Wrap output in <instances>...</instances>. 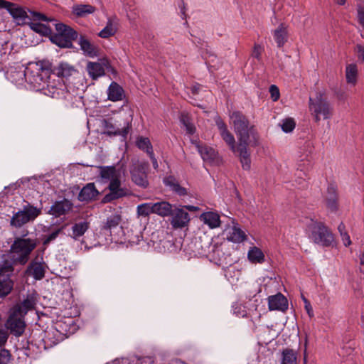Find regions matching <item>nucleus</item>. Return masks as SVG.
<instances>
[{
    "instance_id": "obj_1",
    "label": "nucleus",
    "mask_w": 364,
    "mask_h": 364,
    "mask_svg": "<svg viewBox=\"0 0 364 364\" xmlns=\"http://www.w3.org/2000/svg\"><path fill=\"white\" fill-rule=\"evenodd\" d=\"M230 119L238 139L237 150L242 167L244 170H250L251 158L247 146L251 143L250 134L253 135L252 127H249L248 119L240 112H233L230 114Z\"/></svg>"
},
{
    "instance_id": "obj_2",
    "label": "nucleus",
    "mask_w": 364,
    "mask_h": 364,
    "mask_svg": "<svg viewBox=\"0 0 364 364\" xmlns=\"http://www.w3.org/2000/svg\"><path fill=\"white\" fill-rule=\"evenodd\" d=\"M37 246L35 238L17 237L11 246V252L14 254V259L20 264H25L29 255Z\"/></svg>"
},
{
    "instance_id": "obj_3",
    "label": "nucleus",
    "mask_w": 364,
    "mask_h": 364,
    "mask_svg": "<svg viewBox=\"0 0 364 364\" xmlns=\"http://www.w3.org/2000/svg\"><path fill=\"white\" fill-rule=\"evenodd\" d=\"M306 224L307 230L310 232L309 237L315 243L325 247L332 244L333 234L323 223L311 218L306 221Z\"/></svg>"
},
{
    "instance_id": "obj_4",
    "label": "nucleus",
    "mask_w": 364,
    "mask_h": 364,
    "mask_svg": "<svg viewBox=\"0 0 364 364\" xmlns=\"http://www.w3.org/2000/svg\"><path fill=\"white\" fill-rule=\"evenodd\" d=\"M0 9H6L14 18L22 23H26V19L46 22L48 21L45 15L38 12L29 11L30 15L28 16L22 8L5 0H0Z\"/></svg>"
},
{
    "instance_id": "obj_5",
    "label": "nucleus",
    "mask_w": 364,
    "mask_h": 364,
    "mask_svg": "<svg viewBox=\"0 0 364 364\" xmlns=\"http://www.w3.org/2000/svg\"><path fill=\"white\" fill-rule=\"evenodd\" d=\"M309 109L314 115L316 122H318L321 118L328 119L333 114V108L321 92L316 93L314 98H309Z\"/></svg>"
},
{
    "instance_id": "obj_6",
    "label": "nucleus",
    "mask_w": 364,
    "mask_h": 364,
    "mask_svg": "<svg viewBox=\"0 0 364 364\" xmlns=\"http://www.w3.org/2000/svg\"><path fill=\"white\" fill-rule=\"evenodd\" d=\"M41 213V209L34 207L30 204L23 206V210L14 214L10 224L11 226L20 228L24 224L34 220Z\"/></svg>"
},
{
    "instance_id": "obj_7",
    "label": "nucleus",
    "mask_w": 364,
    "mask_h": 364,
    "mask_svg": "<svg viewBox=\"0 0 364 364\" xmlns=\"http://www.w3.org/2000/svg\"><path fill=\"white\" fill-rule=\"evenodd\" d=\"M14 272L12 263L8 260L0 262V297L8 295L12 290L14 282L11 277Z\"/></svg>"
},
{
    "instance_id": "obj_8",
    "label": "nucleus",
    "mask_w": 364,
    "mask_h": 364,
    "mask_svg": "<svg viewBox=\"0 0 364 364\" xmlns=\"http://www.w3.org/2000/svg\"><path fill=\"white\" fill-rule=\"evenodd\" d=\"M44 90L46 95L50 96L53 98L63 99L65 100H71V94L67 90L65 85L59 78L51 80L50 77L44 85Z\"/></svg>"
},
{
    "instance_id": "obj_9",
    "label": "nucleus",
    "mask_w": 364,
    "mask_h": 364,
    "mask_svg": "<svg viewBox=\"0 0 364 364\" xmlns=\"http://www.w3.org/2000/svg\"><path fill=\"white\" fill-rule=\"evenodd\" d=\"M48 74V70L41 68H36V70L33 69H27L24 73L18 72L17 75L20 78L25 77L26 80L28 82L34 89L42 90L44 89V85L46 83V76Z\"/></svg>"
},
{
    "instance_id": "obj_10",
    "label": "nucleus",
    "mask_w": 364,
    "mask_h": 364,
    "mask_svg": "<svg viewBox=\"0 0 364 364\" xmlns=\"http://www.w3.org/2000/svg\"><path fill=\"white\" fill-rule=\"evenodd\" d=\"M23 316L24 315L20 313V309H12L11 314L6 322L5 326L6 328L10 331L11 334L16 337L21 336L25 331L26 323Z\"/></svg>"
},
{
    "instance_id": "obj_11",
    "label": "nucleus",
    "mask_w": 364,
    "mask_h": 364,
    "mask_svg": "<svg viewBox=\"0 0 364 364\" xmlns=\"http://www.w3.org/2000/svg\"><path fill=\"white\" fill-rule=\"evenodd\" d=\"M149 164L146 162H136L131 169V176L132 181L137 186L145 188L149 186L147 180L146 170Z\"/></svg>"
},
{
    "instance_id": "obj_12",
    "label": "nucleus",
    "mask_w": 364,
    "mask_h": 364,
    "mask_svg": "<svg viewBox=\"0 0 364 364\" xmlns=\"http://www.w3.org/2000/svg\"><path fill=\"white\" fill-rule=\"evenodd\" d=\"M112 68L109 60L107 58L100 59L97 62H88L86 65V70L89 76L94 80L105 75V70Z\"/></svg>"
},
{
    "instance_id": "obj_13",
    "label": "nucleus",
    "mask_w": 364,
    "mask_h": 364,
    "mask_svg": "<svg viewBox=\"0 0 364 364\" xmlns=\"http://www.w3.org/2000/svg\"><path fill=\"white\" fill-rule=\"evenodd\" d=\"M214 121L223 139L230 146V149L233 152H237L238 154L237 150V146H235V140L234 136L228 129L226 124L220 116H215Z\"/></svg>"
},
{
    "instance_id": "obj_14",
    "label": "nucleus",
    "mask_w": 364,
    "mask_h": 364,
    "mask_svg": "<svg viewBox=\"0 0 364 364\" xmlns=\"http://www.w3.org/2000/svg\"><path fill=\"white\" fill-rule=\"evenodd\" d=\"M109 193L105 196V201L109 202L127 195V189L122 187L120 177L117 178L109 183Z\"/></svg>"
},
{
    "instance_id": "obj_15",
    "label": "nucleus",
    "mask_w": 364,
    "mask_h": 364,
    "mask_svg": "<svg viewBox=\"0 0 364 364\" xmlns=\"http://www.w3.org/2000/svg\"><path fill=\"white\" fill-rule=\"evenodd\" d=\"M268 309L269 311H279L284 312L288 309L287 299L282 294L268 296Z\"/></svg>"
},
{
    "instance_id": "obj_16",
    "label": "nucleus",
    "mask_w": 364,
    "mask_h": 364,
    "mask_svg": "<svg viewBox=\"0 0 364 364\" xmlns=\"http://www.w3.org/2000/svg\"><path fill=\"white\" fill-rule=\"evenodd\" d=\"M65 335L56 328L51 327L45 331L43 341L46 348H51L64 339Z\"/></svg>"
},
{
    "instance_id": "obj_17",
    "label": "nucleus",
    "mask_w": 364,
    "mask_h": 364,
    "mask_svg": "<svg viewBox=\"0 0 364 364\" xmlns=\"http://www.w3.org/2000/svg\"><path fill=\"white\" fill-rule=\"evenodd\" d=\"M89 228L90 223L87 221L83 220L75 223L70 228L68 236L75 241H80L81 244H83L85 242L83 240H81V237L88 230Z\"/></svg>"
},
{
    "instance_id": "obj_18",
    "label": "nucleus",
    "mask_w": 364,
    "mask_h": 364,
    "mask_svg": "<svg viewBox=\"0 0 364 364\" xmlns=\"http://www.w3.org/2000/svg\"><path fill=\"white\" fill-rule=\"evenodd\" d=\"M171 221L172 226L175 228L185 227L189 222V215L183 208L172 209Z\"/></svg>"
},
{
    "instance_id": "obj_19",
    "label": "nucleus",
    "mask_w": 364,
    "mask_h": 364,
    "mask_svg": "<svg viewBox=\"0 0 364 364\" xmlns=\"http://www.w3.org/2000/svg\"><path fill=\"white\" fill-rule=\"evenodd\" d=\"M338 192L336 185L331 183L328 186L326 195V205L327 208L331 212H336L338 208Z\"/></svg>"
},
{
    "instance_id": "obj_20",
    "label": "nucleus",
    "mask_w": 364,
    "mask_h": 364,
    "mask_svg": "<svg viewBox=\"0 0 364 364\" xmlns=\"http://www.w3.org/2000/svg\"><path fill=\"white\" fill-rule=\"evenodd\" d=\"M73 204L68 199H63L55 202L51 206L49 213L55 217H60L65 215L72 208Z\"/></svg>"
},
{
    "instance_id": "obj_21",
    "label": "nucleus",
    "mask_w": 364,
    "mask_h": 364,
    "mask_svg": "<svg viewBox=\"0 0 364 364\" xmlns=\"http://www.w3.org/2000/svg\"><path fill=\"white\" fill-rule=\"evenodd\" d=\"M100 178L99 182L107 183L113 181L117 178L120 177V173L114 166H100Z\"/></svg>"
},
{
    "instance_id": "obj_22",
    "label": "nucleus",
    "mask_w": 364,
    "mask_h": 364,
    "mask_svg": "<svg viewBox=\"0 0 364 364\" xmlns=\"http://www.w3.org/2000/svg\"><path fill=\"white\" fill-rule=\"evenodd\" d=\"M107 94V99L112 102L121 101L125 98V92L123 87L114 81L112 82L109 85Z\"/></svg>"
},
{
    "instance_id": "obj_23",
    "label": "nucleus",
    "mask_w": 364,
    "mask_h": 364,
    "mask_svg": "<svg viewBox=\"0 0 364 364\" xmlns=\"http://www.w3.org/2000/svg\"><path fill=\"white\" fill-rule=\"evenodd\" d=\"M37 302V294L34 292L29 293L21 303L14 307L13 309H20V313L23 315L27 314L28 311L33 309Z\"/></svg>"
},
{
    "instance_id": "obj_24",
    "label": "nucleus",
    "mask_w": 364,
    "mask_h": 364,
    "mask_svg": "<svg viewBox=\"0 0 364 364\" xmlns=\"http://www.w3.org/2000/svg\"><path fill=\"white\" fill-rule=\"evenodd\" d=\"M78 44L80 49L82 50L84 55L94 58L97 56L98 50L97 46L92 43L87 38L83 36H80L78 39Z\"/></svg>"
},
{
    "instance_id": "obj_25",
    "label": "nucleus",
    "mask_w": 364,
    "mask_h": 364,
    "mask_svg": "<svg viewBox=\"0 0 364 364\" xmlns=\"http://www.w3.org/2000/svg\"><path fill=\"white\" fill-rule=\"evenodd\" d=\"M26 274L32 276L36 280H41L45 277V268L43 264L38 262H32L27 267Z\"/></svg>"
},
{
    "instance_id": "obj_26",
    "label": "nucleus",
    "mask_w": 364,
    "mask_h": 364,
    "mask_svg": "<svg viewBox=\"0 0 364 364\" xmlns=\"http://www.w3.org/2000/svg\"><path fill=\"white\" fill-rule=\"evenodd\" d=\"M99 194L94 183H90L84 186L78 195V200L80 201H90L95 199Z\"/></svg>"
},
{
    "instance_id": "obj_27",
    "label": "nucleus",
    "mask_w": 364,
    "mask_h": 364,
    "mask_svg": "<svg viewBox=\"0 0 364 364\" xmlns=\"http://www.w3.org/2000/svg\"><path fill=\"white\" fill-rule=\"evenodd\" d=\"M200 219L210 228L214 229L220 225V215L215 212H205L200 215Z\"/></svg>"
},
{
    "instance_id": "obj_28",
    "label": "nucleus",
    "mask_w": 364,
    "mask_h": 364,
    "mask_svg": "<svg viewBox=\"0 0 364 364\" xmlns=\"http://www.w3.org/2000/svg\"><path fill=\"white\" fill-rule=\"evenodd\" d=\"M102 126L105 129L103 134L107 136H122L126 137L128 134V130L127 128L122 129L116 128L109 120L104 119L102 121Z\"/></svg>"
},
{
    "instance_id": "obj_29",
    "label": "nucleus",
    "mask_w": 364,
    "mask_h": 364,
    "mask_svg": "<svg viewBox=\"0 0 364 364\" xmlns=\"http://www.w3.org/2000/svg\"><path fill=\"white\" fill-rule=\"evenodd\" d=\"M196 146L203 161L209 163L215 161L217 158V152L213 148L208 146H201L199 144H196Z\"/></svg>"
},
{
    "instance_id": "obj_30",
    "label": "nucleus",
    "mask_w": 364,
    "mask_h": 364,
    "mask_svg": "<svg viewBox=\"0 0 364 364\" xmlns=\"http://www.w3.org/2000/svg\"><path fill=\"white\" fill-rule=\"evenodd\" d=\"M172 209L173 206L168 202L154 203V213L161 217L170 216L172 214Z\"/></svg>"
},
{
    "instance_id": "obj_31",
    "label": "nucleus",
    "mask_w": 364,
    "mask_h": 364,
    "mask_svg": "<svg viewBox=\"0 0 364 364\" xmlns=\"http://www.w3.org/2000/svg\"><path fill=\"white\" fill-rule=\"evenodd\" d=\"M121 216L114 214L108 217L102 226V230L105 232L112 233V230L117 228L121 222Z\"/></svg>"
},
{
    "instance_id": "obj_32",
    "label": "nucleus",
    "mask_w": 364,
    "mask_h": 364,
    "mask_svg": "<svg viewBox=\"0 0 364 364\" xmlns=\"http://www.w3.org/2000/svg\"><path fill=\"white\" fill-rule=\"evenodd\" d=\"M274 39L278 47H282L287 41V27L281 23L277 29L273 31Z\"/></svg>"
},
{
    "instance_id": "obj_33",
    "label": "nucleus",
    "mask_w": 364,
    "mask_h": 364,
    "mask_svg": "<svg viewBox=\"0 0 364 364\" xmlns=\"http://www.w3.org/2000/svg\"><path fill=\"white\" fill-rule=\"evenodd\" d=\"M117 31V22L115 18H108L105 27L101 30L98 36L102 38H107L114 36Z\"/></svg>"
},
{
    "instance_id": "obj_34",
    "label": "nucleus",
    "mask_w": 364,
    "mask_h": 364,
    "mask_svg": "<svg viewBox=\"0 0 364 364\" xmlns=\"http://www.w3.org/2000/svg\"><path fill=\"white\" fill-rule=\"evenodd\" d=\"M55 27L57 31L55 34L62 35V36L70 38L72 41L77 38V33L68 26L60 23H55Z\"/></svg>"
},
{
    "instance_id": "obj_35",
    "label": "nucleus",
    "mask_w": 364,
    "mask_h": 364,
    "mask_svg": "<svg viewBox=\"0 0 364 364\" xmlns=\"http://www.w3.org/2000/svg\"><path fill=\"white\" fill-rule=\"evenodd\" d=\"M306 146L310 149L309 151V153L306 154L305 155L304 158L301 159L302 161L305 160L306 161L304 162L303 164H298V168H297V171H296V173L301 178H303L304 177L307 176L308 171L309 169L310 162H311L309 157L310 154L311 153L312 147H311L310 143H307Z\"/></svg>"
},
{
    "instance_id": "obj_36",
    "label": "nucleus",
    "mask_w": 364,
    "mask_h": 364,
    "mask_svg": "<svg viewBox=\"0 0 364 364\" xmlns=\"http://www.w3.org/2000/svg\"><path fill=\"white\" fill-rule=\"evenodd\" d=\"M227 239L232 242L240 243L246 240V235L240 228L233 226L228 230Z\"/></svg>"
},
{
    "instance_id": "obj_37",
    "label": "nucleus",
    "mask_w": 364,
    "mask_h": 364,
    "mask_svg": "<svg viewBox=\"0 0 364 364\" xmlns=\"http://www.w3.org/2000/svg\"><path fill=\"white\" fill-rule=\"evenodd\" d=\"M55 71L58 77H68L76 72V70L73 66L70 65L68 63L63 62L59 63V65L55 68Z\"/></svg>"
},
{
    "instance_id": "obj_38",
    "label": "nucleus",
    "mask_w": 364,
    "mask_h": 364,
    "mask_svg": "<svg viewBox=\"0 0 364 364\" xmlns=\"http://www.w3.org/2000/svg\"><path fill=\"white\" fill-rule=\"evenodd\" d=\"M247 258L252 263H263L264 262V255L257 247H250L247 252Z\"/></svg>"
},
{
    "instance_id": "obj_39",
    "label": "nucleus",
    "mask_w": 364,
    "mask_h": 364,
    "mask_svg": "<svg viewBox=\"0 0 364 364\" xmlns=\"http://www.w3.org/2000/svg\"><path fill=\"white\" fill-rule=\"evenodd\" d=\"M358 67L356 64H348L346 67V79L348 84L355 85L358 78Z\"/></svg>"
},
{
    "instance_id": "obj_40",
    "label": "nucleus",
    "mask_w": 364,
    "mask_h": 364,
    "mask_svg": "<svg viewBox=\"0 0 364 364\" xmlns=\"http://www.w3.org/2000/svg\"><path fill=\"white\" fill-rule=\"evenodd\" d=\"M95 10V7L90 4H77L73 7V13L79 17L93 14Z\"/></svg>"
},
{
    "instance_id": "obj_41",
    "label": "nucleus",
    "mask_w": 364,
    "mask_h": 364,
    "mask_svg": "<svg viewBox=\"0 0 364 364\" xmlns=\"http://www.w3.org/2000/svg\"><path fill=\"white\" fill-rule=\"evenodd\" d=\"M297 353L295 350L286 348L282 351L281 364H296Z\"/></svg>"
},
{
    "instance_id": "obj_42",
    "label": "nucleus",
    "mask_w": 364,
    "mask_h": 364,
    "mask_svg": "<svg viewBox=\"0 0 364 364\" xmlns=\"http://www.w3.org/2000/svg\"><path fill=\"white\" fill-rule=\"evenodd\" d=\"M164 183L169 186L171 190L177 193L179 196H186L187 194V191L185 188L181 186L178 183H176L172 177L167 178L164 180Z\"/></svg>"
},
{
    "instance_id": "obj_43",
    "label": "nucleus",
    "mask_w": 364,
    "mask_h": 364,
    "mask_svg": "<svg viewBox=\"0 0 364 364\" xmlns=\"http://www.w3.org/2000/svg\"><path fill=\"white\" fill-rule=\"evenodd\" d=\"M136 213L138 216L148 217L150 214L154 213V203H145L138 205Z\"/></svg>"
},
{
    "instance_id": "obj_44",
    "label": "nucleus",
    "mask_w": 364,
    "mask_h": 364,
    "mask_svg": "<svg viewBox=\"0 0 364 364\" xmlns=\"http://www.w3.org/2000/svg\"><path fill=\"white\" fill-rule=\"evenodd\" d=\"M136 144L139 149L146 151L147 154H150L154 152L151 141L147 137H138Z\"/></svg>"
},
{
    "instance_id": "obj_45",
    "label": "nucleus",
    "mask_w": 364,
    "mask_h": 364,
    "mask_svg": "<svg viewBox=\"0 0 364 364\" xmlns=\"http://www.w3.org/2000/svg\"><path fill=\"white\" fill-rule=\"evenodd\" d=\"M51 41L60 48H71L73 46V41L62 36V35H53Z\"/></svg>"
},
{
    "instance_id": "obj_46",
    "label": "nucleus",
    "mask_w": 364,
    "mask_h": 364,
    "mask_svg": "<svg viewBox=\"0 0 364 364\" xmlns=\"http://www.w3.org/2000/svg\"><path fill=\"white\" fill-rule=\"evenodd\" d=\"M180 122L183 125L188 134H193L196 132V127L191 122V119L187 113H181Z\"/></svg>"
},
{
    "instance_id": "obj_47",
    "label": "nucleus",
    "mask_w": 364,
    "mask_h": 364,
    "mask_svg": "<svg viewBox=\"0 0 364 364\" xmlns=\"http://www.w3.org/2000/svg\"><path fill=\"white\" fill-rule=\"evenodd\" d=\"M280 125L283 132L289 133L294 129L296 123L293 118H286L282 121Z\"/></svg>"
},
{
    "instance_id": "obj_48",
    "label": "nucleus",
    "mask_w": 364,
    "mask_h": 364,
    "mask_svg": "<svg viewBox=\"0 0 364 364\" xmlns=\"http://www.w3.org/2000/svg\"><path fill=\"white\" fill-rule=\"evenodd\" d=\"M31 28L36 33H42L43 35H47L50 33L51 31L50 28H48L47 26L39 22L31 23Z\"/></svg>"
},
{
    "instance_id": "obj_49",
    "label": "nucleus",
    "mask_w": 364,
    "mask_h": 364,
    "mask_svg": "<svg viewBox=\"0 0 364 364\" xmlns=\"http://www.w3.org/2000/svg\"><path fill=\"white\" fill-rule=\"evenodd\" d=\"M11 358V355L8 350L4 348L0 350V364H8Z\"/></svg>"
},
{
    "instance_id": "obj_50",
    "label": "nucleus",
    "mask_w": 364,
    "mask_h": 364,
    "mask_svg": "<svg viewBox=\"0 0 364 364\" xmlns=\"http://www.w3.org/2000/svg\"><path fill=\"white\" fill-rule=\"evenodd\" d=\"M60 231H61V229L58 228V229L55 230V231L52 232L48 235L46 236L43 240V245H48L50 242L55 240L59 235Z\"/></svg>"
},
{
    "instance_id": "obj_51",
    "label": "nucleus",
    "mask_w": 364,
    "mask_h": 364,
    "mask_svg": "<svg viewBox=\"0 0 364 364\" xmlns=\"http://www.w3.org/2000/svg\"><path fill=\"white\" fill-rule=\"evenodd\" d=\"M263 48L259 44H255L252 51V57L260 61L262 59V53L263 52Z\"/></svg>"
},
{
    "instance_id": "obj_52",
    "label": "nucleus",
    "mask_w": 364,
    "mask_h": 364,
    "mask_svg": "<svg viewBox=\"0 0 364 364\" xmlns=\"http://www.w3.org/2000/svg\"><path fill=\"white\" fill-rule=\"evenodd\" d=\"M269 92L273 101H277L279 98V90L276 85H271L269 87Z\"/></svg>"
},
{
    "instance_id": "obj_53",
    "label": "nucleus",
    "mask_w": 364,
    "mask_h": 364,
    "mask_svg": "<svg viewBox=\"0 0 364 364\" xmlns=\"http://www.w3.org/2000/svg\"><path fill=\"white\" fill-rule=\"evenodd\" d=\"M9 338L8 332L6 329L0 327V347L3 346Z\"/></svg>"
},
{
    "instance_id": "obj_54",
    "label": "nucleus",
    "mask_w": 364,
    "mask_h": 364,
    "mask_svg": "<svg viewBox=\"0 0 364 364\" xmlns=\"http://www.w3.org/2000/svg\"><path fill=\"white\" fill-rule=\"evenodd\" d=\"M358 58L364 63V47L361 45H357L355 48Z\"/></svg>"
},
{
    "instance_id": "obj_55",
    "label": "nucleus",
    "mask_w": 364,
    "mask_h": 364,
    "mask_svg": "<svg viewBox=\"0 0 364 364\" xmlns=\"http://www.w3.org/2000/svg\"><path fill=\"white\" fill-rule=\"evenodd\" d=\"M137 364H154V360L152 357H143L138 360Z\"/></svg>"
},
{
    "instance_id": "obj_56",
    "label": "nucleus",
    "mask_w": 364,
    "mask_h": 364,
    "mask_svg": "<svg viewBox=\"0 0 364 364\" xmlns=\"http://www.w3.org/2000/svg\"><path fill=\"white\" fill-rule=\"evenodd\" d=\"M343 245L346 247L349 246L351 244V240L348 232H343L341 235Z\"/></svg>"
},
{
    "instance_id": "obj_57",
    "label": "nucleus",
    "mask_w": 364,
    "mask_h": 364,
    "mask_svg": "<svg viewBox=\"0 0 364 364\" xmlns=\"http://www.w3.org/2000/svg\"><path fill=\"white\" fill-rule=\"evenodd\" d=\"M303 300L305 303V309L310 317L314 316L313 311L310 302L305 298L303 297Z\"/></svg>"
},
{
    "instance_id": "obj_58",
    "label": "nucleus",
    "mask_w": 364,
    "mask_h": 364,
    "mask_svg": "<svg viewBox=\"0 0 364 364\" xmlns=\"http://www.w3.org/2000/svg\"><path fill=\"white\" fill-rule=\"evenodd\" d=\"M358 18L360 23L364 28V10L360 9L358 11Z\"/></svg>"
},
{
    "instance_id": "obj_59",
    "label": "nucleus",
    "mask_w": 364,
    "mask_h": 364,
    "mask_svg": "<svg viewBox=\"0 0 364 364\" xmlns=\"http://www.w3.org/2000/svg\"><path fill=\"white\" fill-rule=\"evenodd\" d=\"M234 307V313L236 314L237 316L241 317H245L247 316V312L246 311L242 310V311H237V308L240 309V306H239L237 304L235 306H233Z\"/></svg>"
},
{
    "instance_id": "obj_60",
    "label": "nucleus",
    "mask_w": 364,
    "mask_h": 364,
    "mask_svg": "<svg viewBox=\"0 0 364 364\" xmlns=\"http://www.w3.org/2000/svg\"><path fill=\"white\" fill-rule=\"evenodd\" d=\"M360 270L361 272L364 269V250L360 252L359 256Z\"/></svg>"
},
{
    "instance_id": "obj_61",
    "label": "nucleus",
    "mask_w": 364,
    "mask_h": 364,
    "mask_svg": "<svg viewBox=\"0 0 364 364\" xmlns=\"http://www.w3.org/2000/svg\"><path fill=\"white\" fill-rule=\"evenodd\" d=\"M148 156L150 157L151 161H152V164H153V167L155 168V169H157L158 167H159V164H158V162H157V160L154 156V152L150 154H148Z\"/></svg>"
},
{
    "instance_id": "obj_62",
    "label": "nucleus",
    "mask_w": 364,
    "mask_h": 364,
    "mask_svg": "<svg viewBox=\"0 0 364 364\" xmlns=\"http://www.w3.org/2000/svg\"><path fill=\"white\" fill-rule=\"evenodd\" d=\"M179 7L181 9V18L183 19V18H186V6H185V3L183 0H181V5H179Z\"/></svg>"
},
{
    "instance_id": "obj_63",
    "label": "nucleus",
    "mask_w": 364,
    "mask_h": 364,
    "mask_svg": "<svg viewBox=\"0 0 364 364\" xmlns=\"http://www.w3.org/2000/svg\"><path fill=\"white\" fill-rule=\"evenodd\" d=\"M183 208H185L187 210L192 211V212H196V211H198L199 210L198 207L194 206V205H184Z\"/></svg>"
},
{
    "instance_id": "obj_64",
    "label": "nucleus",
    "mask_w": 364,
    "mask_h": 364,
    "mask_svg": "<svg viewBox=\"0 0 364 364\" xmlns=\"http://www.w3.org/2000/svg\"><path fill=\"white\" fill-rule=\"evenodd\" d=\"M338 231H339V232H340V235H342V233H343V232H347L346 231V227H345L344 224H343V223H342L338 225Z\"/></svg>"
}]
</instances>
